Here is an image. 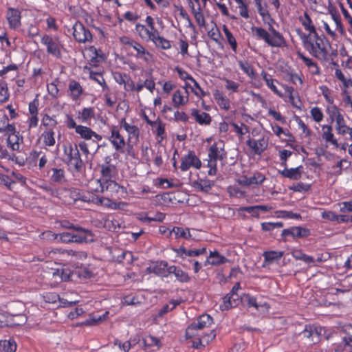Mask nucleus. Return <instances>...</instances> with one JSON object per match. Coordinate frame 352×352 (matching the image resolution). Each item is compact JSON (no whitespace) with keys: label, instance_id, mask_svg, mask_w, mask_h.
Returning a JSON list of instances; mask_svg holds the SVG:
<instances>
[{"label":"nucleus","instance_id":"1","mask_svg":"<svg viewBox=\"0 0 352 352\" xmlns=\"http://www.w3.org/2000/svg\"><path fill=\"white\" fill-rule=\"evenodd\" d=\"M254 2L258 14L268 29L267 30L262 27H252V31L256 38L263 41L271 47L281 48L287 46V41L283 35L274 27L276 21L271 16L267 3H263L262 0H254Z\"/></svg>","mask_w":352,"mask_h":352},{"label":"nucleus","instance_id":"2","mask_svg":"<svg viewBox=\"0 0 352 352\" xmlns=\"http://www.w3.org/2000/svg\"><path fill=\"white\" fill-rule=\"evenodd\" d=\"M296 32L302 40L304 48L311 56L323 61L329 60L331 45L323 34L319 35L318 33L306 34L300 29H297Z\"/></svg>","mask_w":352,"mask_h":352},{"label":"nucleus","instance_id":"3","mask_svg":"<svg viewBox=\"0 0 352 352\" xmlns=\"http://www.w3.org/2000/svg\"><path fill=\"white\" fill-rule=\"evenodd\" d=\"M0 133L8 134L7 138L8 146L13 151H20L21 145L23 142V138L19 132L16 131L14 124H10L7 115L0 113Z\"/></svg>","mask_w":352,"mask_h":352},{"label":"nucleus","instance_id":"4","mask_svg":"<svg viewBox=\"0 0 352 352\" xmlns=\"http://www.w3.org/2000/svg\"><path fill=\"white\" fill-rule=\"evenodd\" d=\"M41 43L45 46L48 55L56 59L62 58L65 47L58 36L44 34L41 37Z\"/></svg>","mask_w":352,"mask_h":352},{"label":"nucleus","instance_id":"5","mask_svg":"<svg viewBox=\"0 0 352 352\" xmlns=\"http://www.w3.org/2000/svg\"><path fill=\"white\" fill-rule=\"evenodd\" d=\"M89 189L96 192H104V191L118 192L120 189L123 190L124 188L112 179L104 181L92 179L89 183Z\"/></svg>","mask_w":352,"mask_h":352},{"label":"nucleus","instance_id":"6","mask_svg":"<svg viewBox=\"0 0 352 352\" xmlns=\"http://www.w3.org/2000/svg\"><path fill=\"white\" fill-rule=\"evenodd\" d=\"M192 14L200 28L206 27V19L203 13V9L206 7L207 0H187Z\"/></svg>","mask_w":352,"mask_h":352},{"label":"nucleus","instance_id":"7","mask_svg":"<svg viewBox=\"0 0 352 352\" xmlns=\"http://www.w3.org/2000/svg\"><path fill=\"white\" fill-rule=\"evenodd\" d=\"M72 29L74 38L77 43H86L92 42V34L82 22L76 21L73 25Z\"/></svg>","mask_w":352,"mask_h":352},{"label":"nucleus","instance_id":"8","mask_svg":"<svg viewBox=\"0 0 352 352\" xmlns=\"http://www.w3.org/2000/svg\"><path fill=\"white\" fill-rule=\"evenodd\" d=\"M88 58V67H96L100 63L105 61L107 56L101 49H97L95 46L91 45L85 48Z\"/></svg>","mask_w":352,"mask_h":352},{"label":"nucleus","instance_id":"9","mask_svg":"<svg viewBox=\"0 0 352 352\" xmlns=\"http://www.w3.org/2000/svg\"><path fill=\"white\" fill-rule=\"evenodd\" d=\"M120 128L124 129L127 133V142L129 144H136L139 141L140 129L138 126L128 123L126 118H123L120 122Z\"/></svg>","mask_w":352,"mask_h":352},{"label":"nucleus","instance_id":"10","mask_svg":"<svg viewBox=\"0 0 352 352\" xmlns=\"http://www.w3.org/2000/svg\"><path fill=\"white\" fill-rule=\"evenodd\" d=\"M6 19L10 30H17L21 26V11L18 8L9 7L6 13Z\"/></svg>","mask_w":352,"mask_h":352},{"label":"nucleus","instance_id":"11","mask_svg":"<svg viewBox=\"0 0 352 352\" xmlns=\"http://www.w3.org/2000/svg\"><path fill=\"white\" fill-rule=\"evenodd\" d=\"M268 138L264 135H258L257 138H249L247 140V145L254 154H261L268 146Z\"/></svg>","mask_w":352,"mask_h":352},{"label":"nucleus","instance_id":"12","mask_svg":"<svg viewBox=\"0 0 352 352\" xmlns=\"http://www.w3.org/2000/svg\"><path fill=\"white\" fill-rule=\"evenodd\" d=\"M135 29L139 36L146 41H153L160 34L155 27L151 28L141 23H137Z\"/></svg>","mask_w":352,"mask_h":352},{"label":"nucleus","instance_id":"13","mask_svg":"<svg viewBox=\"0 0 352 352\" xmlns=\"http://www.w3.org/2000/svg\"><path fill=\"white\" fill-rule=\"evenodd\" d=\"M310 234V232L308 229L300 227L294 226L288 229H284L282 231L281 236L284 241H287V236H291L294 239H300L308 236Z\"/></svg>","mask_w":352,"mask_h":352},{"label":"nucleus","instance_id":"14","mask_svg":"<svg viewBox=\"0 0 352 352\" xmlns=\"http://www.w3.org/2000/svg\"><path fill=\"white\" fill-rule=\"evenodd\" d=\"M110 131L109 140L111 143L116 151H122L126 145V142L124 137L121 135L118 127L112 125L110 128Z\"/></svg>","mask_w":352,"mask_h":352},{"label":"nucleus","instance_id":"15","mask_svg":"<svg viewBox=\"0 0 352 352\" xmlns=\"http://www.w3.org/2000/svg\"><path fill=\"white\" fill-rule=\"evenodd\" d=\"M77 233H72V243H91L94 241V235L91 230L83 228L80 226L75 228Z\"/></svg>","mask_w":352,"mask_h":352},{"label":"nucleus","instance_id":"16","mask_svg":"<svg viewBox=\"0 0 352 352\" xmlns=\"http://www.w3.org/2000/svg\"><path fill=\"white\" fill-rule=\"evenodd\" d=\"M189 100V93L188 91L177 89L172 96V102L173 107L176 109H179L181 107L186 105Z\"/></svg>","mask_w":352,"mask_h":352},{"label":"nucleus","instance_id":"17","mask_svg":"<svg viewBox=\"0 0 352 352\" xmlns=\"http://www.w3.org/2000/svg\"><path fill=\"white\" fill-rule=\"evenodd\" d=\"M241 301L240 296L237 293L230 292L223 298V302L220 305V309L221 311L229 310L237 306Z\"/></svg>","mask_w":352,"mask_h":352},{"label":"nucleus","instance_id":"18","mask_svg":"<svg viewBox=\"0 0 352 352\" xmlns=\"http://www.w3.org/2000/svg\"><path fill=\"white\" fill-rule=\"evenodd\" d=\"M132 48L136 52L134 55L138 59L142 60L146 63L153 60V56L140 43L135 41Z\"/></svg>","mask_w":352,"mask_h":352},{"label":"nucleus","instance_id":"19","mask_svg":"<svg viewBox=\"0 0 352 352\" xmlns=\"http://www.w3.org/2000/svg\"><path fill=\"white\" fill-rule=\"evenodd\" d=\"M201 166V162L197 155H184L182 158L180 168L186 171L190 168L199 169Z\"/></svg>","mask_w":352,"mask_h":352},{"label":"nucleus","instance_id":"20","mask_svg":"<svg viewBox=\"0 0 352 352\" xmlns=\"http://www.w3.org/2000/svg\"><path fill=\"white\" fill-rule=\"evenodd\" d=\"M67 158L65 159L66 160L69 169L73 173H80L81 172L84 167L85 164L83 161L80 157V155H66Z\"/></svg>","mask_w":352,"mask_h":352},{"label":"nucleus","instance_id":"21","mask_svg":"<svg viewBox=\"0 0 352 352\" xmlns=\"http://www.w3.org/2000/svg\"><path fill=\"white\" fill-rule=\"evenodd\" d=\"M261 76L263 78V80L265 82L266 85L267 87L276 95L279 96L280 98L283 97V94L281 91H280L277 87L276 84H279V82L274 79L272 78V76L268 74L267 72L263 70L261 73Z\"/></svg>","mask_w":352,"mask_h":352},{"label":"nucleus","instance_id":"22","mask_svg":"<svg viewBox=\"0 0 352 352\" xmlns=\"http://www.w3.org/2000/svg\"><path fill=\"white\" fill-rule=\"evenodd\" d=\"M228 261V259L224 256L221 255L219 252L210 251L209 256L206 258V260L204 263V265H219L226 263Z\"/></svg>","mask_w":352,"mask_h":352},{"label":"nucleus","instance_id":"23","mask_svg":"<svg viewBox=\"0 0 352 352\" xmlns=\"http://www.w3.org/2000/svg\"><path fill=\"white\" fill-rule=\"evenodd\" d=\"M191 116L199 125H209L212 122V118L209 113L201 111L198 109H192Z\"/></svg>","mask_w":352,"mask_h":352},{"label":"nucleus","instance_id":"24","mask_svg":"<svg viewBox=\"0 0 352 352\" xmlns=\"http://www.w3.org/2000/svg\"><path fill=\"white\" fill-rule=\"evenodd\" d=\"M69 96L72 100L76 101L83 94V88L80 83L74 79H70L68 85Z\"/></svg>","mask_w":352,"mask_h":352},{"label":"nucleus","instance_id":"25","mask_svg":"<svg viewBox=\"0 0 352 352\" xmlns=\"http://www.w3.org/2000/svg\"><path fill=\"white\" fill-rule=\"evenodd\" d=\"M170 266L165 261H161L155 263L153 265L148 267L151 272L162 277H168V267Z\"/></svg>","mask_w":352,"mask_h":352},{"label":"nucleus","instance_id":"26","mask_svg":"<svg viewBox=\"0 0 352 352\" xmlns=\"http://www.w3.org/2000/svg\"><path fill=\"white\" fill-rule=\"evenodd\" d=\"M76 133L78 134L80 136V138L85 140H89L92 138H94L97 140H102L101 135L97 134L91 128L87 127L86 126L78 125V127H76Z\"/></svg>","mask_w":352,"mask_h":352},{"label":"nucleus","instance_id":"27","mask_svg":"<svg viewBox=\"0 0 352 352\" xmlns=\"http://www.w3.org/2000/svg\"><path fill=\"white\" fill-rule=\"evenodd\" d=\"M151 126L153 133L156 135L159 142L166 137L165 124L159 117L153 121V124Z\"/></svg>","mask_w":352,"mask_h":352},{"label":"nucleus","instance_id":"28","mask_svg":"<svg viewBox=\"0 0 352 352\" xmlns=\"http://www.w3.org/2000/svg\"><path fill=\"white\" fill-rule=\"evenodd\" d=\"M168 270V275L170 274H174L177 280L180 283H188L190 280L188 274L177 266L170 265Z\"/></svg>","mask_w":352,"mask_h":352},{"label":"nucleus","instance_id":"29","mask_svg":"<svg viewBox=\"0 0 352 352\" xmlns=\"http://www.w3.org/2000/svg\"><path fill=\"white\" fill-rule=\"evenodd\" d=\"M105 162L108 165H102L101 166V173L102 178L101 181H104L107 179H111L113 174L116 173V164H110L109 157H107L105 159Z\"/></svg>","mask_w":352,"mask_h":352},{"label":"nucleus","instance_id":"30","mask_svg":"<svg viewBox=\"0 0 352 352\" xmlns=\"http://www.w3.org/2000/svg\"><path fill=\"white\" fill-rule=\"evenodd\" d=\"M222 30L225 35V40L226 43L230 45L232 51L234 53H237L238 52V43L236 42L235 36L233 35L232 32L229 30L226 25H223Z\"/></svg>","mask_w":352,"mask_h":352},{"label":"nucleus","instance_id":"31","mask_svg":"<svg viewBox=\"0 0 352 352\" xmlns=\"http://www.w3.org/2000/svg\"><path fill=\"white\" fill-rule=\"evenodd\" d=\"M85 70L89 71V78L90 80H94L100 85L102 89H107L108 85L107 84L102 72H94L90 67H88V66L85 67Z\"/></svg>","mask_w":352,"mask_h":352},{"label":"nucleus","instance_id":"32","mask_svg":"<svg viewBox=\"0 0 352 352\" xmlns=\"http://www.w3.org/2000/svg\"><path fill=\"white\" fill-rule=\"evenodd\" d=\"M332 126L330 125H323L322 126V138L327 142H329L336 148L338 147V143L336 138L334 136V134L332 132Z\"/></svg>","mask_w":352,"mask_h":352},{"label":"nucleus","instance_id":"33","mask_svg":"<svg viewBox=\"0 0 352 352\" xmlns=\"http://www.w3.org/2000/svg\"><path fill=\"white\" fill-rule=\"evenodd\" d=\"M95 118V110L94 107H85L78 112L77 118L82 123H89L91 120Z\"/></svg>","mask_w":352,"mask_h":352},{"label":"nucleus","instance_id":"34","mask_svg":"<svg viewBox=\"0 0 352 352\" xmlns=\"http://www.w3.org/2000/svg\"><path fill=\"white\" fill-rule=\"evenodd\" d=\"M283 252L266 251L263 252L265 265H270L278 262L283 256Z\"/></svg>","mask_w":352,"mask_h":352},{"label":"nucleus","instance_id":"35","mask_svg":"<svg viewBox=\"0 0 352 352\" xmlns=\"http://www.w3.org/2000/svg\"><path fill=\"white\" fill-rule=\"evenodd\" d=\"M239 10V14L245 19L250 17L248 0H234Z\"/></svg>","mask_w":352,"mask_h":352},{"label":"nucleus","instance_id":"36","mask_svg":"<svg viewBox=\"0 0 352 352\" xmlns=\"http://www.w3.org/2000/svg\"><path fill=\"white\" fill-rule=\"evenodd\" d=\"M300 21L305 30L309 32L307 34L318 33L311 17L307 12H305L303 16L300 17Z\"/></svg>","mask_w":352,"mask_h":352},{"label":"nucleus","instance_id":"37","mask_svg":"<svg viewBox=\"0 0 352 352\" xmlns=\"http://www.w3.org/2000/svg\"><path fill=\"white\" fill-rule=\"evenodd\" d=\"M214 182L207 179H198L192 182V186L203 192H208L214 186Z\"/></svg>","mask_w":352,"mask_h":352},{"label":"nucleus","instance_id":"38","mask_svg":"<svg viewBox=\"0 0 352 352\" xmlns=\"http://www.w3.org/2000/svg\"><path fill=\"white\" fill-rule=\"evenodd\" d=\"M342 110L338 108L335 104L332 105H328L326 109V112L331 120V122L337 121L343 117Z\"/></svg>","mask_w":352,"mask_h":352},{"label":"nucleus","instance_id":"39","mask_svg":"<svg viewBox=\"0 0 352 352\" xmlns=\"http://www.w3.org/2000/svg\"><path fill=\"white\" fill-rule=\"evenodd\" d=\"M335 76L339 80L342 84V91L348 90L349 88L352 87V79L350 76L346 77L342 73L341 69H336L335 71Z\"/></svg>","mask_w":352,"mask_h":352},{"label":"nucleus","instance_id":"40","mask_svg":"<svg viewBox=\"0 0 352 352\" xmlns=\"http://www.w3.org/2000/svg\"><path fill=\"white\" fill-rule=\"evenodd\" d=\"M195 325L202 331L205 328L210 327L213 323L212 318L208 314H203L200 316L197 322H194Z\"/></svg>","mask_w":352,"mask_h":352},{"label":"nucleus","instance_id":"41","mask_svg":"<svg viewBox=\"0 0 352 352\" xmlns=\"http://www.w3.org/2000/svg\"><path fill=\"white\" fill-rule=\"evenodd\" d=\"M214 99L220 107V109L225 111H228L230 109V99L223 95L222 93L217 92L214 95Z\"/></svg>","mask_w":352,"mask_h":352},{"label":"nucleus","instance_id":"42","mask_svg":"<svg viewBox=\"0 0 352 352\" xmlns=\"http://www.w3.org/2000/svg\"><path fill=\"white\" fill-rule=\"evenodd\" d=\"M302 173V166H299L294 168H285L284 169L281 174L287 178L292 179H298L301 177V174Z\"/></svg>","mask_w":352,"mask_h":352},{"label":"nucleus","instance_id":"43","mask_svg":"<svg viewBox=\"0 0 352 352\" xmlns=\"http://www.w3.org/2000/svg\"><path fill=\"white\" fill-rule=\"evenodd\" d=\"M102 90L103 91V99L105 104L109 107H113L117 101L116 96L111 92L109 86H107V89Z\"/></svg>","mask_w":352,"mask_h":352},{"label":"nucleus","instance_id":"44","mask_svg":"<svg viewBox=\"0 0 352 352\" xmlns=\"http://www.w3.org/2000/svg\"><path fill=\"white\" fill-rule=\"evenodd\" d=\"M16 343L13 339L0 340V352H14Z\"/></svg>","mask_w":352,"mask_h":352},{"label":"nucleus","instance_id":"45","mask_svg":"<svg viewBox=\"0 0 352 352\" xmlns=\"http://www.w3.org/2000/svg\"><path fill=\"white\" fill-rule=\"evenodd\" d=\"M230 126H232L234 132L240 139L243 138L244 135L249 133L248 126L243 122H241L240 124H238L236 122H231Z\"/></svg>","mask_w":352,"mask_h":352},{"label":"nucleus","instance_id":"46","mask_svg":"<svg viewBox=\"0 0 352 352\" xmlns=\"http://www.w3.org/2000/svg\"><path fill=\"white\" fill-rule=\"evenodd\" d=\"M352 338L344 337L338 344L335 352H352Z\"/></svg>","mask_w":352,"mask_h":352},{"label":"nucleus","instance_id":"47","mask_svg":"<svg viewBox=\"0 0 352 352\" xmlns=\"http://www.w3.org/2000/svg\"><path fill=\"white\" fill-rule=\"evenodd\" d=\"M169 233L170 235L174 234L175 238H184L187 239L191 237L189 229L182 227H174Z\"/></svg>","mask_w":352,"mask_h":352},{"label":"nucleus","instance_id":"48","mask_svg":"<svg viewBox=\"0 0 352 352\" xmlns=\"http://www.w3.org/2000/svg\"><path fill=\"white\" fill-rule=\"evenodd\" d=\"M292 255L294 258H295L296 260H300L304 261L305 263L307 264H314L315 265V258L305 254L300 250H295L292 253Z\"/></svg>","mask_w":352,"mask_h":352},{"label":"nucleus","instance_id":"49","mask_svg":"<svg viewBox=\"0 0 352 352\" xmlns=\"http://www.w3.org/2000/svg\"><path fill=\"white\" fill-rule=\"evenodd\" d=\"M156 47L162 50H169L171 48L170 41L160 34L152 41Z\"/></svg>","mask_w":352,"mask_h":352},{"label":"nucleus","instance_id":"50","mask_svg":"<svg viewBox=\"0 0 352 352\" xmlns=\"http://www.w3.org/2000/svg\"><path fill=\"white\" fill-rule=\"evenodd\" d=\"M54 132L53 129H49L45 131L42 134L43 143L46 146H52L55 144Z\"/></svg>","mask_w":352,"mask_h":352},{"label":"nucleus","instance_id":"51","mask_svg":"<svg viewBox=\"0 0 352 352\" xmlns=\"http://www.w3.org/2000/svg\"><path fill=\"white\" fill-rule=\"evenodd\" d=\"M124 89L126 91H135L137 93H140L142 91V85H135L131 78L128 76L127 78L125 80V83L124 85Z\"/></svg>","mask_w":352,"mask_h":352},{"label":"nucleus","instance_id":"52","mask_svg":"<svg viewBox=\"0 0 352 352\" xmlns=\"http://www.w3.org/2000/svg\"><path fill=\"white\" fill-rule=\"evenodd\" d=\"M186 336L188 338H200L201 336V331L192 322L186 329Z\"/></svg>","mask_w":352,"mask_h":352},{"label":"nucleus","instance_id":"53","mask_svg":"<svg viewBox=\"0 0 352 352\" xmlns=\"http://www.w3.org/2000/svg\"><path fill=\"white\" fill-rule=\"evenodd\" d=\"M330 14L331 16L332 19L336 23V30L341 34H344V28L343 27V25L342 23L341 17L340 14L337 11H330Z\"/></svg>","mask_w":352,"mask_h":352},{"label":"nucleus","instance_id":"54","mask_svg":"<svg viewBox=\"0 0 352 352\" xmlns=\"http://www.w3.org/2000/svg\"><path fill=\"white\" fill-rule=\"evenodd\" d=\"M240 69L250 78H252L255 76V72L252 65L248 61L241 60L239 63Z\"/></svg>","mask_w":352,"mask_h":352},{"label":"nucleus","instance_id":"55","mask_svg":"<svg viewBox=\"0 0 352 352\" xmlns=\"http://www.w3.org/2000/svg\"><path fill=\"white\" fill-rule=\"evenodd\" d=\"M321 94L329 105L334 104V98L331 94V90L326 85H322L319 87Z\"/></svg>","mask_w":352,"mask_h":352},{"label":"nucleus","instance_id":"56","mask_svg":"<svg viewBox=\"0 0 352 352\" xmlns=\"http://www.w3.org/2000/svg\"><path fill=\"white\" fill-rule=\"evenodd\" d=\"M53 174L51 179L56 183L63 184L65 182L64 170L62 169L53 168Z\"/></svg>","mask_w":352,"mask_h":352},{"label":"nucleus","instance_id":"57","mask_svg":"<svg viewBox=\"0 0 352 352\" xmlns=\"http://www.w3.org/2000/svg\"><path fill=\"white\" fill-rule=\"evenodd\" d=\"M265 180V177L259 172L254 173L252 176L249 177L250 186H260Z\"/></svg>","mask_w":352,"mask_h":352},{"label":"nucleus","instance_id":"58","mask_svg":"<svg viewBox=\"0 0 352 352\" xmlns=\"http://www.w3.org/2000/svg\"><path fill=\"white\" fill-rule=\"evenodd\" d=\"M144 88L147 89L151 93H153L155 89V82L151 74H146V78L143 81V85H142V91Z\"/></svg>","mask_w":352,"mask_h":352},{"label":"nucleus","instance_id":"59","mask_svg":"<svg viewBox=\"0 0 352 352\" xmlns=\"http://www.w3.org/2000/svg\"><path fill=\"white\" fill-rule=\"evenodd\" d=\"M172 250L176 253L177 256L182 260L186 259L187 257H192V250H187L183 246L179 248H173Z\"/></svg>","mask_w":352,"mask_h":352},{"label":"nucleus","instance_id":"60","mask_svg":"<svg viewBox=\"0 0 352 352\" xmlns=\"http://www.w3.org/2000/svg\"><path fill=\"white\" fill-rule=\"evenodd\" d=\"M310 115L314 121L317 123L322 121L324 118V113L322 109L318 107H314L310 110Z\"/></svg>","mask_w":352,"mask_h":352},{"label":"nucleus","instance_id":"61","mask_svg":"<svg viewBox=\"0 0 352 352\" xmlns=\"http://www.w3.org/2000/svg\"><path fill=\"white\" fill-rule=\"evenodd\" d=\"M224 142L223 140H218L214 141L210 146L209 149V154H220L223 151Z\"/></svg>","mask_w":352,"mask_h":352},{"label":"nucleus","instance_id":"62","mask_svg":"<svg viewBox=\"0 0 352 352\" xmlns=\"http://www.w3.org/2000/svg\"><path fill=\"white\" fill-rule=\"evenodd\" d=\"M165 215L162 212H157L153 215H148L145 214L144 217L141 218L142 221L144 222H151V221H156V222H162L164 219Z\"/></svg>","mask_w":352,"mask_h":352},{"label":"nucleus","instance_id":"63","mask_svg":"<svg viewBox=\"0 0 352 352\" xmlns=\"http://www.w3.org/2000/svg\"><path fill=\"white\" fill-rule=\"evenodd\" d=\"M208 36L216 43H220L221 34L216 23H214V27H212L211 30L208 31Z\"/></svg>","mask_w":352,"mask_h":352},{"label":"nucleus","instance_id":"64","mask_svg":"<svg viewBox=\"0 0 352 352\" xmlns=\"http://www.w3.org/2000/svg\"><path fill=\"white\" fill-rule=\"evenodd\" d=\"M351 165V162L346 159H342L340 161L337 162V164L335 167V173L336 174H341L343 170L347 169Z\"/></svg>","mask_w":352,"mask_h":352}]
</instances>
